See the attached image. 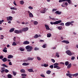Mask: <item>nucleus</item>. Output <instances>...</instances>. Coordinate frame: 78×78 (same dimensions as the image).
<instances>
[{
  "label": "nucleus",
  "instance_id": "f257e3e1",
  "mask_svg": "<svg viewBox=\"0 0 78 78\" xmlns=\"http://www.w3.org/2000/svg\"><path fill=\"white\" fill-rule=\"evenodd\" d=\"M26 49L27 51H31L33 50V47L31 46L28 45L26 47Z\"/></svg>",
  "mask_w": 78,
  "mask_h": 78
},
{
  "label": "nucleus",
  "instance_id": "f03ea898",
  "mask_svg": "<svg viewBox=\"0 0 78 78\" xmlns=\"http://www.w3.org/2000/svg\"><path fill=\"white\" fill-rule=\"evenodd\" d=\"M62 22V20H59L58 21H57L54 22H51L50 23L51 25H57V24H58V23H61Z\"/></svg>",
  "mask_w": 78,
  "mask_h": 78
},
{
  "label": "nucleus",
  "instance_id": "7ed1b4c3",
  "mask_svg": "<svg viewBox=\"0 0 78 78\" xmlns=\"http://www.w3.org/2000/svg\"><path fill=\"white\" fill-rule=\"evenodd\" d=\"M63 2H67L69 4H71L72 3V1L70 0H59V3Z\"/></svg>",
  "mask_w": 78,
  "mask_h": 78
},
{
  "label": "nucleus",
  "instance_id": "20e7f679",
  "mask_svg": "<svg viewBox=\"0 0 78 78\" xmlns=\"http://www.w3.org/2000/svg\"><path fill=\"white\" fill-rule=\"evenodd\" d=\"M28 27H27L22 28L21 30L22 33V32H25V31H28Z\"/></svg>",
  "mask_w": 78,
  "mask_h": 78
},
{
  "label": "nucleus",
  "instance_id": "39448f33",
  "mask_svg": "<svg viewBox=\"0 0 78 78\" xmlns=\"http://www.w3.org/2000/svg\"><path fill=\"white\" fill-rule=\"evenodd\" d=\"M66 53L67 55H69V56H72L73 53H72L69 50H67L66 51Z\"/></svg>",
  "mask_w": 78,
  "mask_h": 78
},
{
  "label": "nucleus",
  "instance_id": "423d86ee",
  "mask_svg": "<svg viewBox=\"0 0 78 78\" xmlns=\"http://www.w3.org/2000/svg\"><path fill=\"white\" fill-rule=\"evenodd\" d=\"M70 25H71L73 26V24H72V23L70 22H67L65 23V25L66 26V27H69Z\"/></svg>",
  "mask_w": 78,
  "mask_h": 78
},
{
  "label": "nucleus",
  "instance_id": "0eeeda50",
  "mask_svg": "<svg viewBox=\"0 0 78 78\" xmlns=\"http://www.w3.org/2000/svg\"><path fill=\"white\" fill-rule=\"evenodd\" d=\"M14 33L16 34H20V33H22V30H16L14 31Z\"/></svg>",
  "mask_w": 78,
  "mask_h": 78
},
{
  "label": "nucleus",
  "instance_id": "6e6552de",
  "mask_svg": "<svg viewBox=\"0 0 78 78\" xmlns=\"http://www.w3.org/2000/svg\"><path fill=\"white\" fill-rule=\"evenodd\" d=\"M30 44V42L28 41H25L23 42V44L24 45H27V44Z\"/></svg>",
  "mask_w": 78,
  "mask_h": 78
},
{
  "label": "nucleus",
  "instance_id": "1a4fd4ad",
  "mask_svg": "<svg viewBox=\"0 0 78 78\" xmlns=\"http://www.w3.org/2000/svg\"><path fill=\"white\" fill-rule=\"evenodd\" d=\"M13 18L11 16H9L8 18H7V20H10V21H12V20Z\"/></svg>",
  "mask_w": 78,
  "mask_h": 78
},
{
  "label": "nucleus",
  "instance_id": "9d476101",
  "mask_svg": "<svg viewBox=\"0 0 78 78\" xmlns=\"http://www.w3.org/2000/svg\"><path fill=\"white\" fill-rule=\"evenodd\" d=\"M62 42L63 43H66V44H69V41L66 40H63L62 41Z\"/></svg>",
  "mask_w": 78,
  "mask_h": 78
},
{
  "label": "nucleus",
  "instance_id": "9b49d317",
  "mask_svg": "<svg viewBox=\"0 0 78 78\" xmlns=\"http://www.w3.org/2000/svg\"><path fill=\"white\" fill-rule=\"evenodd\" d=\"M20 72L21 73H26V71H25V70L23 69H22L20 70Z\"/></svg>",
  "mask_w": 78,
  "mask_h": 78
},
{
  "label": "nucleus",
  "instance_id": "f8f14e48",
  "mask_svg": "<svg viewBox=\"0 0 78 78\" xmlns=\"http://www.w3.org/2000/svg\"><path fill=\"white\" fill-rule=\"evenodd\" d=\"M13 58V55H9L8 57V58L9 59H11V58Z\"/></svg>",
  "mask_w": 78,
  "mask_h": 78
},
{
  "label": "nucleus",
  "instance_id": "ddd939ff",
  "mask_svg": "<svg viewBox=\"0 0 78 78\" xmlns=\"http://www.w3.org/2000/svg\"><path fill=\"white\" fill-rule=\"evenodd\" d=\"M45 27H46V28L47 30H50V28L49 27V26H48L47 25H45Z\"/></svg>",
  "mask_w": 78,
  "mask_h": 78
},
{
  "label": "nucleus",
  "instance_id": "4468645a",
  "mask_svg": "<svg viewBox=\"0 0 78 78\" xmlns=\"http://www.w3.org/2000/svg\"><path fill=\"white\" fill-rule=\"evenodd\" d=\"M55 14H61V12H59L58 11H57L55 12Z\"/></svg>",
  "mask_w": 78,
  "mask_h": 78
},
{
  "label": "nucleus",
  "instance_id": "2eb2a0df",
  "mask_svg": "<svg viewBox=\"0 0 78 78\" xmlns=\"http://www.w3.org/2000/svg\"><path fill=\"white\" fill-rule=\"evenodd\" d=\"M23 66H28V65H29V63H23V64H22Z\"/></svg>",
  "mask_w": 78,
  "mask_h": 78
},
{
  "label": "nucleus",
  "instance_id": "dca6fc26",
  "mask_svg": "<svg viewBox=\"0 0 78 78\" xmlns=\"http://www.w3.org/2000/svg\"><path fill=\"white\" fill-rule=\"evenodd\" d=\"M27 71L29 72H34V71L32 69H27Z\"/></svg>",
  "mask_w": 78,
  "mask_h": 78
},
{
  "label": "nucleus",
  "instance_id": "f3484780",
  "mask_svg": "<svg viewBox=\"0 0 78 78\" xmlns=\"http://www.w3.org/2000/svg\"><path fill=\"white\" fill-rule=\"evenodd\" d=\"M7 58H4L2 59V61L3 62H6V61H7Z\"/></svg>",
  "mask_w": 78,
  "mask_h": 78
},
{
  "label": "nucleus",
  "instance_id": "a211bd4d",
  "mask_svg": "<svg viewBox=\"0 0 78 78\" xmlns=\"http://www.w3.org/2000/svg\"><path fill=\"white\" fill-rule=\"evenodd\" d=\"M51 73V71L50 70H48L46 72V73L48 75H50V73Z\"/></svg>",
  "mask_w": 78,
  "mask_h": 78
},
{
  "label": "nucleus",
  "instance_id": "6ab92c4d",
  "mask_svg": "<svg viewBox=\"0 0 78 78\" xmlns=\"http://www.w3.org/2000/svg\"><path fill=\"white\" fill-rule=\"evenodd\" d=\"M29 16L30 17H33V15L32 14V13L30 12L29 13Z\"/></svg>",
  "mask_w": 78,
  "mask_h": 78
},
{
  "label": "nucleus",
  "instance_id": "aec40b11",
  "mask_svg": "<svg viewBox=\"0 0 78 78\" xmlns=\"http://www.w3.org/2000/svg\"><path fill=\"white\" fill-rule=\"evenodd\" d=\"M46 11V10L45 9H43L40 12H41V13H44Z\"/></svg>",
  "mask_w": 78,
  "mask_h": 78
},
{
  "label": "nucleus",
  "instance_id": "412c9836",
  "mask_svg": "<svg viewBox=\"0 0 78 78\" xmlns=\"http://www.w3.org/2000/svg\"><path fill=\"white\" fill-rule=\"evenodd\" d=\"M59 52H56V56H57V57H58V58H59Z\"/></svg>",
  "mask_w": 78,
  "mask_h": 78
},
{
  "label": "nucleus",
  "instance_id": "4be33fe9",
  "mask_svg": "<svg viewBox=\"0 0 78 78\" xmlns=\"http://www.w3.org/2000/svg\"><path fill=\"white\" fill-rule=\"evenodd\" d=\"M10 9H14V10H17V9L15 6L13 7H11Z\"/></svg>",
  "mask_w": 78,
  "mask_h": 78
},
{
  "label": "nucleus",
  "instance_id": "5701e85b",
  "mask_svg": "<svg viewBox=\"0 0 78 78\" xmlns=\"http://www.w3.org/2000/svg\"><path fill=\"white\" fill-rule=\"evenodd\" d=\"M72 65V63H70L67 66V68L68 69H70L71 67H72V66L71 65Z\"/></svg>",
  "mask_w": 78,
  "mask_h": 78
},
{
  "label": "nucleus",
  "instance_id": "b1692460",
  "mask_svg": "<svg viewBox=\"0 0 78 78\" xmlns=\"http://www.w3.org/2000/svg\"><path fill=\"white\" fill-rule=\"evenodd\" d=\"M14 31V28H12L10 30H9V32L10 33H11L12 32Z\"/></svg>",
  "mask_w": 78,
  "mask_h": 78
},
{
  "label": "nucleus",
  "instance_id": "393cba45",
  "mask_svg": "<svg viewBox=\"0 0 78 78\" xmlns=\"http://www.w3.org/2000/svg\"><path fill=\"white\" fill-rule=\"evenodd\" d=\"M34 59V58H32V57H28L27 58L28 60H33V59Z\"/></svg>",
  "mask_w": 78,
  "mask_h": 78
},
{
  "label": "nucleus",
  "instance_id": "a878e982",
  "mask_svg": "<svg viewBox=\"0 0 78 78\" xmlns=\"http://www.w3.org/2000/svg\"><path fill=\"white\" fill-rule=\"evenodd\" d=\"M51 36V34H48L47 35V37H50Z\"/></svg>",
  "mask_w": 78,
  "mask_h": 78
},
{
  "label": "nucleus",
  "instance_id": "bb28decb",
  "mask_svg": "<svg viewBox=\"0 0 78 78\" xmlns=\"http://www.w3.org/2000/svg\"><path fill=\"white\" fill-rule=\"evenodd\" d=\"M34 24L35 25H37L38 24V22L36 21H35L34 22Z\"/></svg>",
  "mask_w": 78,
  "mask_h": 78
},
{
  "label": "nucleus",
  "instance_id": "cd10ccee",
  "mask_svg": "<svg viewBox=\"0 0 78 78\" xmlns=\"http://www.w3.org/2000/svg\"><path fill=\"white\" fill-rule=\"evenodd\" d=\"M38 37H39V35L37 34H36L35 36L34 37V38H35V39L37 38Z\"/></svg>",
  "mask_w": 78,
  "mask_h": 78
},
{
  "label": "nucleus",
  "instance_id": "c85d7f7f",
  "mask_svg": "<svg viewBox=\"0 0 78 78\" xmlns=\"http://www.w3.org/2000/svg\"><path fill=\"white\" fill-rule=\"evenodd\" d=\"M69 62L68 61H66L65 62V65L66 66H68V65H69Z\"/></svg>",
  "mask_w": 78,
  "mask_h": 78
},
{
  "label": "nucleus",
  "instance_id": "c756f323",
  "mask_svg": "<svg viewBox=\"0 0 78 78\" xmlns=\"http://www.w3.org/2000/svg\"><path fill=\"white\" fill-rule=\"evenodd\" d=\"M78 75V73H76L74 74H72V76H77Z\"/></svg>",
  "mask_w": 78,
  "mask_h": 78
},
{
  "label": "nucleus",
  "instance_id": "7c9ffc66",
  "mask_svg": "<svg viewBox=\"0 0 78 78\" xmlns=\"http://www.w3.org/2000/svg\"><path fill=\"white\" fill-rule=\"evenodd\" d=\"M20 3L21 5H23V4H24V2L23 1H20Z\"/></svg>",
  "mask_w": 78,
  "mask_h": 78
},
{
  "label": "nucleus",
  "instance_id": "2f4dec72",
  "mask_svg": "<svg viewBox=\"0 0 78 78\" xmlns=\"http://www.w3.org/2000/svg\"><path fill=\"white\" fill-rule=\"evenodd\" d=\"M2 66H3V67H8V66H7L6 65H5V64H2Z\"/></svg>",
  "mask_w": 78,
  "mask_h": 78
},
{
  "label": "nucleus",
  "instance_id": "473e14b6",
  "mask_svg": "<svg viewBox=\"0 0 78 78\" xmlns=\"http://www.w3.org/2000/svg\"><path fill=\"white\" fill-rule=\"evenodd\" d=\"M8 78H11L12 77V75L11 74H9L8 75Z\"/></svg>",
  "mask_w": 78,
  "mask_h": 78
},
{
  "label": "nucleus",
  "instance_id": "72a5a7b5",
  "mask_svg": "<svg viewBox=\"0 0 78 78\" xmlns=\"http://www.w3.org/2000/svg\"><path fill=\"white\" fill-rule=\"evenodd\" d=\"M46 47H47V44H44L42 46V47H43V48H46Z\"/></svg>",
  "mask_w": 78,
  "mask_h": 78
},
{
  "label": "nucleus",
  "instance_id": "f704fd0d",
  "mask_svg": "<svg viewBox=\"0 0 78 78\" xmlns=\"http://www.w3.org/2000/svg\"><path fill=\"white\" fill-rule=\"evenodd\" d=\"M12 45L13 46H15L16 45H17V44L16 43V42H13L12 44Z\"/></svg>",
  "mask_w": 78,
  "mask_h": 78
},
{
  "label": "nucleus",
  "instance_id": "c9c22d12",
  "mask_svg": "<svg viewBox=\"0 0 78 78\" xmlns=\"http://www.w3.org/2000/svg\"><path fill=\"white\" fill-rule=\"evenodd\" d=\"M37 58L38 61H41V59L39 57H37Z\"/></svg>",
  "mask_w": 78,
  "mask_h": 78
},
{
  "label": "nucleus",
  "instance_id": "e433bc0d",
  "mask_svg": "<svg viewBox=\"0 0 78 78\" xmlns=\"http://www.w3.org/2000/svg\"><path fill=\"white\" fill-rule=\"evenodd\" d=\"M21 76H27V74H22Z\"/></svg>",
  "mask_w": 78,
  "mask_h": 78
},
{
  "label": "nucleus",
  "instance_id": "4c0bfd02",
  "mask_svg": "<svg viewBox=\"0 0 78 78\" xmlns=\"http://www.w3.org/2000/svg\"><path fill=\"white\" fill-rule=\"evenodd\" d=\"M60 25H62V26H64V23H59Z\"/></svg>",
  "mask_w": 78,
  "mask_h": 78
},
{
  "label": "nucleus",
  "instance_id": "58836bf2",
  "mask_svg": "<svg viewBox=\"0 0 78 78\" xmlns=\"http://www.w3.org/2000/svg\"><path fill=\"white\" fill-rule=\"evenodd\" d=\"M28 8H29L30 9V10L33 9V7H31V6H29L28 7Z\"/></svg>",
  "mask_w": 78,
  "mask_h": 78
},
{
  "label": "nucleus",
  "instance_id": "ea45409f",
  "mask_svg": "<svg viewBox=\"0 0 78 78\" xmlns=\"http://www.w3.org/2000/svg\"><path fill=\"white\" fill-rule=\"evenodd\" d=\"M44 67H48V64H45L44 65Z\"/></svg>",
  "mask_w": 78,
  "mask_h": 78
},
{
  "label": "nucleus",
  "instance_id": "a19ab883",
  "mask_svg": "<svg viewBox=\"0 0 78 78\" xmlns=\"http://www.w3.org/2000/svg\"><path fill=\"white\" fill-rule=\"evenodd\" d=\"M3 22H4V20H2L1 21L0 20V24H2Z\"/></svg>",
  "mask_w": 78,
  "mask_h": 78
},
{
  "label": "nucleus",
  "instance_id": "79ce46f5",
  "mask_svg": "<svg viewBox=\"0 0 78 78\" xmlns=\"http://www.w3.org/2000/svg\"><path fill=\"white\" fill-rule=\"evenodd\" d=\"M62 28V27H58V29L59 30H61Z\"/></svg>",
  "mask_w": 78,
  "mask_h": 78
},
{
  "label": "nucleus",
  "instance_id": "37998d69",
  "mask_svg": "<svg viewBox=\"0 0 78 78\" xmlns=\"http://www.w3.org/2000/svg\"><path fill=\"white\" fill-rule=\"evenodd\" d=\"M5 73H8L9 72V70L7 69H5Z\"/></svg>",
  "mask_w": 78,
  "mask_h": 78
},
{
  "label": "nucleus",
  "instance_id": "c03bdc74",
  "mask_svg": "<svg viewBox=\"0 0 78 78\" xmlns=\"http://www.w3.org/2000/svg\"><path fill=\"white\" fill-rule=\"evenodd\" d=\"M12 73H13V75L14 76H16V73L15 72H14V71H13L12 72Z\"/></svg>",
  "mask_w": 78,
  "mask_h": 78
},
{
  "label": "nucleus",
  "instance_id": "a18cd8bd",
  "mask_svg": "<svg viewBox=\"0 0 78 78\" xmlns=\"http://www.w3.org/2000/svg\"><path fill=\"white\" fill-rule=\"evenodd\" d=\"M4 72H5V69H2L1 71V72L2 73H3Z\"/></svg>",
  "mask_w": 78,
  "mask_h": 78
},
{
  "label": "nucleus",
  "instance_id": "49530a36",
  "mask_svg": "<svg viewBox=\"0 0 78 78\" xmlns=\"http://www.w3.org/2000/svg\"><path fill=\"white\" fill-rule=\"evenodd\" d=\"M50 68V69H53V65H51V66H49Z\"/></svg>",
  "mask_w": 78,
  "mask_h": 78
},
{
  "label": "nucleus",
  "instance_id": "de8ad7c7",
  "mask_svg": "<svg viewBox=\"0 0 78 78\" xmlns=\"http://www.w3.org/2000/svg\"><path fill=\"white\" fill-rule=\"evenodd\" d=\"M59 65V63H55L54 64V66H58Z\"/></svg>",
  "mask_w": 78,
  "mask_h": 78
},
{
  "label": "nucleus",
  "instance_id": "09e8293b",
  "mask_svg": "<svg viewBox=\"0 0 78 78\" xmlns=\"http://www.w3.org/2000/svg\"><path fill=\"white\" fill-rule=\"evenodd\" d=\"M51 60L52 62H53V63H55V60L54 59H51Z\"/></svg>",
  "mask_w": 78,
  "mask_h": 78
},
{
  "label": "nucleus",
  "instance_id": "8fccbe9b",
  "mask_svg": "<svg viewBox=\"0 0 78 78\" xmlns=\"http://www.w3.org/2000/svg\"><path fill=\"white\" fill-rule=\"evenodd\" d=\"M3 51L5 52V53H6V52H7V50L6 49H3Z\"/></svg>",
  "mask_w": 78,
  "mask_h": 78
},
{
  "label": "nucleus",
  "instance_id": "3c124183",
  "mask_svg": "<svg viewBox=\"0 0 78 78\" xmlns=\"http://www.w3.org/2000/svg\"><path fill=\"white\" fill-rule=\"evenodd\" d=\"M3 55H1V56H0V59H3Z\"/></svg>",
  "mask_w": 78,
  "mask_h": 78
},
{
  "label": "nucleus",
  "instance_id": "603ef678",
  "mask_svg": "<svg viewBox=\"0 0 78 78\" xmlns=\"http://www.w3.org/2000/svg\"><path fill=\"white\" fill-rule=\"evenodd\" d=\"M20 51H24V49L23 48H20Z\"/></svg>",
  "mask_w": 78,
  "mask_h": 78
},
{
  "label": "nucleus",
  "instance_id": "864d4df0",
  "mask_svg": "<svg viewBox=\"0 0 78 78\" xmlns=\"http://www.w3.org/2000/svg\"><path fill=\"white\" fill-rule=\"evenodd\" d=\"M34 50H39V48L35 47L34 48Z\"/></svg>",
  "mask_w": 78,
  "mask_h": 78
},
{
  "label": "nucleus",
  "instance_id": "5fc2aeb1",
  "mask_svg": "<svg viewBox=\"0 0 78 78\" xmlns=\"http://www.w3.org/2000/svg\"><path fill=\"white\" fill-rule=\"evenodd\" d=\"M75 57H73L71 58V60H73V59H75Z\"/></svg>",
  "mask_w": 78,
  "mask_h": 78
},
{
  "label": "nucleus",
  "instance_id": "6e6d98bb",
  "mask_svg": "<svg viewBox=\"0 0 78 78\" xmlns=\"http://www.w3.org/2000/svg\"><path fill=\"white\" fill-rule=\"evenodd\" d=\"M57 67H58V66H54V69H56V68H57Z\"/></svg>",
  "mask_w": 78,
  "mask_h": 78
},
{
  "label": "nucleus",
  "instance_id": "4d7b16f0",
  "mask_svg": "<svg viewBox=\"0 0 78 78\" xmlns=\"http://www.w3.org/2000/svg\"><path fill=\"white\" fill-rule=\"evenodd\" d=\"M13 4L15 6L17 5V4H16V1H14L13 2Z\"/></svg>",
  "mask_w": 78,
  "mask_h": 78
},
{
  "label": "nucleus",
  "instance_id": "13d9d810",
  "mask_svg": "<svg viewBox=\"0 0 78 78\" xmlns=\"http://www.w3.org/2000/svg\"><path fill=\"white\" fill-rule=\"evenodd\" d=\"M41 76L42 77H43V78H45V76H44V75H43V74H41Z\"/></svg>",
  "mask_w": 78,
  "mask_h": 78
},
{
  "label": "nucleus",
  "instance_id": "bf43d9fd",
  "mask_svg": "<svg viewBox=\"0 0 78 78\" xmlns=\"http://www.w3.org/2000/svg\"><path fill=\"white\" fill-rule=\"evenodd\" d=\"M65 5L66 6H67V5H68V3L67 2H66L65 3Z\"/></svg>",
  "mask_w": 78,
  "mask_h": 78
},
{
  "label": "nucleus",
  "instance_id": "052dcab7",
  "mask_svg": "<svg viewBox=\"0 0 78 78\" xmlns=\"http://www.w3.org/2000/svg\"><path fill=\"white\" fill-rule=\"evenodd\" d=\"M40 42H44V41L42 40H40Z\"/></svg>",
  "mask_w": 78,
  "mask_h": 78
},
{
  "label": "nucleus",
  "instance_id": "680f3d73",
  "mask_svg": "<svg viewBox=\"0 0 78 78\" xmlns=\"http://www.w3.org/2000/svg\"><path fill=\"white\" fill-rule=\"evenodd\" d=\"M9 66H11L12 65V63H11V62H9Z\"/></svg>",
  "mask_w": 78,
  "mask_h": 78
},
{
  "label": "nucleus",
  "instance_id": "e2e57ef3",
  "mask_svg": "<svg viewBox=\"0 0 78 78\" xmlns=\"http://www.w3.org/2000/svg\"><path fill=\"white\" fill-rule=\"evenodd\" d=\"M72 74H70V75L69 76V78H70V77H72Z\"/></svg>",
  "mask_w": 78,
  "mask_h": 78
},
{
  "label": "nucleus",
  "instance_id": "0e129e2a",
  "mask_svg": "<svg viewBox=\"0 0 78 78\" xmlns=\"http://www.w3.org/2000/svg\"><path fill=\"white\" fill-rule=\"evenodd\" d=\"M70 75V73H67L66 74V76H69Z\"/></svg>",
  "mask_w": 78,
  "mask_h": 78
},
{
  "label": "nucleus",
  "instance_id": "69168bd1",
  "mask_svg": "<svg viewBox=\"0 0 78 78\" xmlns=\"http://www.w3.org/2000/svg\"><path fill=\"white\" fill-rule=\"evenodd\" d=\"M60 37H61V39H62V40H63V39H64V38H63L62 36H61Z\"/></svg>",
  "mask_w": 78,
  "mask_h": 78
},
{
  "label": "nucleus",
  "instance_id": "338daca9",
  "mask_svg": "<svg viewBox=\"0 0 78 78\" xmlns=\"http://www.w3.org/2000/svg\"><path fill=\"white\" fill-rule=\"evenodd\" d=\"M56 11V9H53L52 10V11L53 12H54V11Z\"/></svg>",
  "mask_w": 78,
  "mask_h": 78
},
{
  "label": "nucleus",
  "instance_id": "774afa93",
  "mask_svg": "<svg viewBox=\"0 0 78 78\" xmlns=\"http://www.w3.org/2000/svg\"><path fill=\"white\" fill-rule=\"evenodd\" d=\"M60 64H63V65H64V63L63 62H61Z\"/></svg>",
  "mask_w": 78,
  "mask_h": 78
}]
</instances>
